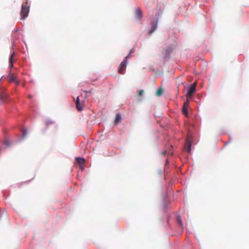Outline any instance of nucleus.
Masks as SVG:
<instances>
[{"label": "nucleus", "mask_w": 249, "mask_h": 249, "mask_svg": "<svg viewBox=\"0 0 249 249\" xmlns=\"http://www.w3.org/2000/svg\"><path fill=\"white\" fill-rule=\"evenodd\" d=\"M30 11V5L28 3V0H26L21 6V9L20 11L21 19L24 20L26 18Z\"/></svg>", "instance_id": "nucleus-1"}, {"label": "nucleus", "mask_w": 249, "mask_h": 249, "mask_svg": "<svg viewBox=\"0 0 249 249\" xmlns=\"http://www.w3.org/2000/svg\"><path fill=\"white\" fill-rule=\"evenodd\" d=\"M75 104H76V108L79 111H81L83 110L84 106V101H80L79 96L77 97L76 100L75 102Z\"/></svg>", "instance_id": "nucleus-2"}, {"label": "nucleus", "mask_w": 249, "mask_h": 249, "mask_svg": "<svg viewBox=\"0 0 249 249\" xmlns=\"http://www.w3.org/2000/svg\"><path fill=\"white\" fill-rule=\"evenodd\" d=\"M127 64V59H124L123 61H122L120 65L118 72L120 74H123L125 71Z\"/></svg>", "instance_id": "nucleus-3"}, {"label": "nucleus", "mask_w": 249, "mask_h": 249, "mask_svg": "<svg viewBox=\"0 0 249 249\" xmlns=\"http://www.w3.org/2000/svg\"><path fill=\"white\" fill-rule=\"evenodd\" d=\"M196 83L191 85L188 88V91L187 94V96L191 97L193 93L196 91Z\"/></svg>", "instance_id": "nucleus-4"}, {"label": "nucleus", "mask_w": 249, "mask_h": 249, "mask_svg": "<svg viewBox=\"0 0 249 249\" xmlns=\"http://www.w3.org/2000/svg\"><path fill=\"white\" fill-rule=\"evenodd\" d=\"M189 107V101L188 100L186 101L183 104V106L182 107V112L183 114H184L186 116H188V108Z\"/></svg>", "instance_id": "nucleus-5"}, {"label": "nucleus", "mask_w": 249, "mask_h": 249, "mask_svg": "<svg viewBox=\"0 0 249 249\" xmlns=\"http://www.w3.org/2000/svg\"><path fill=\"white\" fill-rule=\"evenodd\" d=\"M76 160L77 163L79 164L80 168L83 170L84 169V163L85 162V160L84 158L77 157L76 158Z\"/></svg>", "instance_id": "nucleus-6"}, {"label": "nucleus", "mask_w": 249, "mask_h": 249, "mask_svg": "<svg viewBox=\"0 0 249 249\" xmlns=\"http://www.w3.org/2000/svg\"><path fill=\"white\" fill-rule=\"evenodd\" d=\"M184 149L188 151V152H190L191 150V142L190 140L189 139V138H187L185 145H184Z\"/></svg>", "instance_id": "nucleus-7"}, {"label": "nucleus", "mask_w": 249, "mask_h": 249, "mask_svg": "<svg viewBox=\"0 0 249 249\" xmlns=\"http://www.w3.org/2000/svg\"><path fill=\"white\" fill-rule=\"evenodd\" d=\"M9 81L10 82H15L16 85H18L19 83V81L17 80L16 76L13 73L10 74L9 76Z\"/></svg>", "instance_id": "nucleus-8"}, {"label": "nucleus", "mask_w": 249, "mask_h": 249, "mask_svg": "<svg viewBox=\"0 0 249 249\" xmlns=\"http://www.w3.org/2000/svg\"><path fill=\"white\" fill-rule=\"evenodd\" d=\"M136 17L140 19L142 17V11L140 9H138L136 11Z\"/></svg>", "instance_id": "nucleus-9"}, {"label": "nucleus", "mask_w": 249, "mask_h": 249, "mask_svg": "<svg viewBox=\"0 0 249 249\" xmlns=\"http://www.w3.org/2000/svg\"><path fill=\"white\" fill-rule=\"evenodd\" d=\"M171 52V50L169 49H164L162 52V53L164 55V58H166L169 55Z\"/></svg>", "instance_id": "nucleus-10"}, {"label": "nucleus", "mask_w": 249, "mask_h": 249, "mask_svg": "<svg viewBox=\"0 0 249 249\" xmlns=\"http://www.w3.org/2000/svg\"><path fill=\"white\" fill-rule=\"evenodd\" d=\"M14 55L15 53H13L10 55L9 57V61L10 68H12L13 67V57L14 56Z\"/></svg>", "instance_id": "nucleus-11"}, {"label": "nucleus", "mask_w": 249, "mask_h": 249, "mask_svg": "<svg viewBox=\"0 0 249 249\" xmlns=\"http://www.w3.org/2000/svg\"><path fill=\"white\" fill-rule=\"evenodd\" d=\"M121 119H122V118H121V116L120 115V114H117L116 116V118L115 119V123L116 124H118L119 123H120L121 122Z\"/></svg>", "instance_id": "nucleus-12"}, {"label": "nucleus", "mask_w": 249, "mask_h": 249, "mask_svg": "<svg viewBox=\"0 0 249 249\" xmlns=\"http://www.w3.org/2000/svg\"><path fill=\"white\" fill-rule=\"evenodd\" d=\"M157 28V22L154 23L152 24V28L151 30L150 31L149 33L150 34H152L153 32H154Z\"/></svg>", "instance_id": "nucleus-13"}, {"label": "nucleus", "mask_w": 249, "mask_h": 249, "mask_svg": "<svg viewBox=\"0 0 249 249\" xmlns=\"http://www.w3.org/2000/svg\"><path fill=\"white\" fill-rule=\"evenodd\" d=\"M163 93V89L161 88H160L158 89L156 95L158 96H160Z\"/></svg>", "instance_id": "nucleus-14"}, {"label": "nucleus", "mask_w": 249, "mask_h": 249, "mask_svg": "<svg viewBox=\"0 0 249 249\" xmlns=\"http://www.w3.org/2000/svg\"><path fill=\"white\" fill-rule=\"evenodd\" d=\"M135 52V49L134 48L131 49V50L129 52V54L125 57V59H127L129 57L131 56V54L132 53H134Z\"/></svg>", "instance_id": "nucleus-15"}, {"label": "nucleus", "mask_w": 249, "mask_h": 249, "mask_svg": "<svg viewBox=\"0 0 249 249\" xmlns=\"http://www.w3.org/2000/svg\"><path fill=\"white\" fill-rule=\"evenodd\" d=\"M8 96L6 93H3L1 95V98L3 100H6L7 99H8Z\"/></svg>", "instance_id": "nucleus-16"}, {"label": "nucleus", "mask_w": 249, "mask_h": 249, "mask_svg": "<svg viewBox=\"0 0 249 249\" xmlns=\"http://www.w3.org/2000/svg\"><path fill=\"white\" fill-rule=\"evenodd\" d=\"M172 147H172V146L171 145V148L169 149V151L168 152V154L169 155H171V156H172V155H173V151H172Z\"/></svg>", "instance_id": "nucleus-17"}, {"label": "nucleus", "mask_w": 249, "mask_h": 249, "mask_svg": "<svg viewBox=\"0 0 249 249\" xmlns=\"http://www.w3.org/2000/svg\"><path fill=\"white\" fill-rule=\"evenodd\" d=\"M53 123V122L50 120H48L45 123L47 126H48L49 125L52 124Z\"/></svg>", "instance_id": "nucleus-18"}, {"label": "nucleus", "mask_w": 249, "mask_h": 249, "mask_svg": "<svg viewBox=\"0 0 249 249\" xmlns=\"http://www.w3.org/2000/svg\"><path fill=\"white\" fill-rule=\"evenodd\" d=\"M144 93V91L143 89H140L139 90V96H141L142 95V94Z\"/></svg>", "instance_id": "nucleus-19"}, {"label": "nucleus", "mask_w": 249, "mask_h": 249, "mask_svg": "<svg viewBox=\"0 0 249 249\" xmlns=\"http://www.w3.org/2000/svg\"><path fill=\"white\" fill-rule=\"evenodd\" d=\"M26 133H27V132H26V130H24V131H23V137H25V136H26Z\"/></svg>", "instance_id": "nucleus-20"}, {"label": "nucleus", "mask_w": 249, "mask_h": 249, "mask_svg": "<svg viewBox=\"0 0 249 249\" xmlns=\"http://www.w3.org/2000/svg\"><path fill=\"white\" fill-rule=\"evenodd\" d=\"M167 153V150H164V151L162 152V155H165Z\"/></svg>", "instance_id": "nucleus-21"}, {"label": "nucleus", "mask_w": 249, "mask_h": 249, "mask_svg": "<svg viewBox=\"0 0 249 249\" xmlns=\"http://www.w3.org/2000/svg\"><path fill=\"white\" fill-rule=\"evenodd\" d=\"M83 92H85L86 93H87L88 92H89V93H91L92 92L91 90H90L89 91H86V90H83Z\"/></svg>", "instance_id": "nucleus-22"}, {"label": "nucleus", "mask_w": 249, "mask_h": 249, "mask_svg": "<svg viewBox=\"0 0 249 249\" xmlns=\"http://www.w3.org/2000/svg\"><path fill=\"white\" fill-rule=\"evenodd\" d=\"M178 223H179V224H180V225H181V222L180 220H179V219H178Z\"/></svg>", "instance_id": "nucleus-23"}, {"label": "nucleus", "mask_w": 249, "mask_h": 249, "mask_svg": "<svg viewBox=\"0 0 249 249\" xmlns=\"http://www.w3.org/2000/svg\"><path fill=\"white\" fill-rule=\"evenodd\" d=\"M32 97V96L31 95H29V98H31Z\"/></svg>", "instance_id": "nucleus-24"}]
</instances>
